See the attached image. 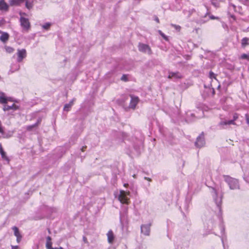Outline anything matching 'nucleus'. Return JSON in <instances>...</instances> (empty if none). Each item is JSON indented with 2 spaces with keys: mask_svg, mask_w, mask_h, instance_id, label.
Here are the masks:
<instances>
[{
  "mask_svg": "<svg viewBox=\"0 0 249 249\" xmlns=\"http://www.w3.org/2000/svg\"><path fill=\"white\" fill-rule=\"evenodd\" d=\"M224 180L228 183L231 190L239 189V184L238 180L229 176H224Z\"/></svg>",
  "mask_w": 249,
  "mask_h": 249,
  "instance_id": "nucleus-1",
  "label": "nucleus"
},
{
  "mask_svg": "<svg viewBox=\"0 0 249 249\" xmlns=\"http://www.w3.org/2000/svg\"><path fill=\"white\" fill-rule=\"evenodd\" d=\"M129 192L121 190L119 194L117 196V197L121 203L128 204L129 201ZM116 197H117V196H116Z\"/></svg>",
  "mask_w": 249,
  "mask_h": 249,
  "instance_id": "nucleus-2",
  "label": "nucleus"
},
{
  "mask_svg": "<svg viewBox=\"0 0 249 249\" xmlns=\"http://www.w3.org/2000/svg\"><path fill=\"white\" fill-rule=\"evenodd\" d=\"M19 22L22 30L24 31L28 32L31 28V24L29 19L24 17H20Z\"/></svg>",
  "mask_w": 249,
  "mask_h": 249,
  "instance_id": "nucleus-3",
  "label": "nucleus"
},
{
  "mask_svg": "<svg viewBox=\"0 0 249 249\" xmlns=\"http://www.w3.org/2000/svg\"><path fill=\"white\" fill-rule=\"evenodd\" d=\"M213 191L214 195V196H213V199L214 200L215 203L216 204V206L219 211V212L221 213V206L222 204V196H217V192L214 188H213Z\"/></svg>",
  "mask_w": 249,
  "mask_h": 249,
  "instance_id": "nucleus-4",
  "label": "nucleus"
},
{
  "mask_svg": "<svg viewBox=\"0 0 249 249\" xmlns=\"http://www.w3.org/2000/svg\"><path fill=\"white\" fill-rule=\"evenodd\" d=\"M139 50L144 53H147L151 54L152 53V50L148 45L140 43L138 45Z\"/></svg>",
  "mask_w": 249,
  "mask_h": 249,
  "instance_id": "nucleus-5",
  "label": "nucleus"
},
{
  "mask_svg": "<svg viewBox=\"0 0 249 249\" xmlns=\"http://www.w3.org/2000/svg\"><path fill=\"white\" fill-rule=\"evenodd\" d=\"M18 58L17 61L20 62L22 61L23 59L26 56V51L25 49H22L21 50L18 49L17 52Z\"/></svg>",
  "mask_w": 249,
  "mask_h": 249,
  "instance_id": "nucleus-6",
  "label": "nucleus"
},
{
  "mask_svg": "<svg viewBox=\"0 0 249 249\" xmlns=\"http://www.w3.org/2000/svg\"><path fill=\"white\" fill-rule=\"evenodd\" d=\"M151 224H143L141 226V232L148 236L150 234Z\"/></svg>",
  "mask_w": 249,
  "mask_h": 249,
  "instance_id": "nucleus-7",
  "label": "nucleus"
},
{
  "mask_svg": "<svg viewBox=\"0 0 249 249\" xmlns=\"http://www.w3.org/2000/svg\"><path fill=\"white\" fill-rule=\"evenodd\" d=\"M205 143L204 136L203 134H201L197 138L195 145L196 147L200 148L203 146Z\"/></svg>",
  "mask_w": 249,
  "mask_h": 249,
  "instance_id": "nucleus-8",
  "label": "nucleus"
},
{
  "mask_svg": "<svg viewBox=\"0 0 249 249\" xmlns=\"http://www.w3.org/2000/svg\"><path fill=\"white\" fill-rule=\"evenodd\" d=\"M9 6L4 0H0V12H7L9 10Z\"/></svg>",
  "mask_w": 249,
  "mask_h": 249,
  "instance_id": "nucleus-9",
  "label": "nucleus"
},
{
  "mask_svg": "<svg viewBox=\"0 0 249 249\" xmlns=\"http://www.w3.org/2000/svg\"><path fill=\"white\" fill-rule=\"evenodd\" d=\"M131 101L129 104V107L132 108H135L137 104L139 102V98L138 97L131 96Z\"/></svg>",
  "mask_w": 249,
  "mask_h": 249,
  "instance_id": "nucleus-10",
  "label": "nucleus"
},
{
  "mask_svg": "<svg viewBox=\"0 0 249 249\" xmlns=\"http://www.w3.org/2000/svg\"><path fill=\"white\" fill-rule=\"evenodd\" d=\"M19 108L18 106L13 104L11 106L4 105L3 107V110L4 111H8L10 110H13L14 111L18 109Z\"/></svg>",
  "mask_w": 249,
  "mask_h": 249,
  "instance_id": "nucleus-11",
  "label": "nucleus"
},
{
  "mask_svg": "<svg viewBox=\"0 0 249 249\" xmlns=\"http://www.w3.org/2000/svg\"><path fill=\"white\" fill-rule=\"evenodd\" d=\"M0 154L3 160L6 161L7 162H9L10 160L8 156H7L6 152L3 149L1 143H0Z\"/></svg>",
  "mask_w": 249,
  "mask_h": 249,
  "instance_id": "nucleus-12",
  "label": "nucleus"
},
{
  "mask_svg": "<svg viewBox=\"0 0 249 249\" xmlns=\"http://www.w3.org/2000/svg\"><path fill=\"white\" fill-rule=\"evenodd\" d=\"M108 242L112 244L114 242L115 236L112 230H109L107 234Z\"/></svg>",
  "mask_w": 249,
  "mask_h": 249,
  "instance_id": "nucleus-13",
  "label": "nucleus"
},
{
  "mask_svg": "<svg viewBox=\"0 0 249 249\" xmlns=\"http://www.w3.org/2000/svg\"><path fill=\"white\" fill-rule=\"evenodd\" d=\"M182 75L178 72H170L169 73V75L168 76V78H182Z\"/></svg>",
  "mask_w": 249,
  "mask_h": 249,
  "instance_id": "nucleus-14",
  "label": "nucleus"
},
{
  "mask_svg": "<svg viewBox=\"0 0 249 249\" xmlns=\"http://www.w3.org/2000/svg\"><path fill=\"white\" fill-rule=\"evenodd\" d=\"M25 1V0H10L9 2L11 6H18Z\"/></svg>",
  "mask_w": 249,
  "mask_h": 249,
  "instance_id": "nucleus-15",
  "label": "nucleus"
},
{
  "mask_svg": "<svg viewBox=\"0 0 249 249\" xmlns=\"http://www.w3.org/2000/svg\"><path fill=\"white\" fill-rule=\"evenodd\" d=\"M228 124H235V123H233V121H222L219 124V125L222 128H225L224 125Z\"/></svg>",
  "mask_w": 249,
  "mask_h": 249,
  "instance_id": "nucleus-16",
  "label": "nucleus"
},
{
  "mask_svg": "<svg viewBox=\"0 0 249 249\" xmlns=\"http://www.w3.org/2000/svg\"><path fill=\"white\" fill-rule=\"evenodd\" d=\"M0 36V40L3 42H6L9 39V36L7 33H2Z\"/></svg>",
  "mask_w": 249,
  "mask_h": 249,
  "instance_id": "nucleus-17",
  "label": "nucleus"
},
{
  "mask_svg": "<svg viewBox=\"0 0 249 249\" xmlns=\"http://www.w3.org/2000/svg\"><path fill=\"white\" fill-rule=\"evenodd\" d=\"M41 122V119H38L37 122L34 124L27 126V129L28 130H31L33 128L37 126Z\"/></svg>",
  "mask_w": 249,
  "mask_h": 249,
  "instance_id": "nucleus-18",
  "label": "nucleus"
},
{
  "mask_svg": "<svg viewBox=\"0 0 249 249\" xmlns=\"http://www.w3.org/2000/svg\"><path fill=\"white\" fill-rule=\"evenodd\" d=\"M46 240V247L47 249H49L52 247V242L51 241L52 238L50 236H47Z\"/></svg>",
  "mask_w": 249,
  "mask_h": 249,
  "instance_id": "nucleus-19",
  "label": "nucleus"
},
{
  "mask_svg": "<svg viewBox=\"0 0 249 249\" xmlns=\"http://www.w3.org/2000/svg\"><path fill=\"white\" fill-rule=\"evenodd\" d=\"M25 7L29 10L32 9L33 7V1L25 0Z\"/></svg>",
  "mask_w": 249,
  "mask_h": 249,
  "instance_id": "nucleus-20",
  "label": "nucleus"
},
{
  "mask_svg": "<svg viewBox=\"0 0 249 249\" xmlns=\"http://www.w3.org/2000/svg\"><path fill=\"white\" fill-rule=\"evenodd\" d=\"M204 87L205 88L207 92H208V95H211L213 96L214 94V89L213 88L209 87L207 88L206 87L205 85L204 86Z\"/></svg>",
  "mask_w": 249,
  "mask_h": 249,
  "instance_id": "nucleus-21",
  "label": "nucleus"
},
{
  "mask_svg": "<svg viewBox=\"0 0 249 249\" xmlns=\"http://www.w3.org/2000/svg\"><path fill=\"white\" fill-rule=\"evenodd\" d=\"M249 41V38L248 37H244L241 40V45L243 47H245L246 46L249 44L248 41Z\"/></svg>",
  "mask_w": 249,
  "mask_h": 249,
  "instance_id": "nucleus-22",
  "label": "nucleus"
},
{
  "mask_svg": "<svg viewBox=\"0 0 249 249\" xmlns=\"http://www.w3.org/2000/svg\"><path fill=\"white\" fill-rule=\"evenodd\" d=\"M8 100L9 98H7L5 97L0 96V103L4 104V105H6Z\"/></svg>",
  "mask_w": 249,
  "mask_h": 249,
  "instance_id": "nucleus-23",
  "label": "nucleus"
},
{
  "mask_svg": "<svg viewBox=\"0 0 249 249\" xmlns=\"http://www.w3.org/2000/svg\"><path fill=\"white\" fill-rule=\"evenodd\" d=\"M12 229L14 231L15 236H16L17 237V236H18L19 235H21L20 233H19L18 229L17 227H16V226L13 227L12 228Z\"/></svg>",
  "mask_w": 249,
  "mask_h": 249,
  "instance_id": "nucleus-24",
  "label": "nucleus"
},
{
  "mask_svg": "<svg viewBox=\"0 0 249 249\" xmlns=\"http://www.w3.org/2000/svg\"><path fill=\"white\" fill-rule=\"evenodd\" d=\"M209 77L212 80H213V79L216 80V75L212 71H210Z\"/></svg>",
  "mask_w": 249,
  "mask_h": 249,
  "instance_id": "nucleus-25",
  "label": "nucleus"
},
{
  "mask_svg": "<svg viewBox=\"0 0 249 249\" xmlns=\"http://www.w3.org/2000/svg\"><path fill=\"white\" fill-rule=\"evenodd\" d=\"M158 33L166 41H168V37L166 36L164 33H163L161 31L158 30Z\"/></svg>",
  "mask_w": 249,
  "mask_h": 249,
  "instance_id": "nucleus-26",
  "label": "nucleus"
},
{
  "mask_svg": "<svg viewBox=\"0 0 249 249\" xmlns=\"http://www.w3.org/2000/svg\"><path fill=\"white\" fill-rule=\"evenodd\" d=\"M71 107V106L70 104H66V105H65L63 109L64 111H68L70 110Z\"/></svg>",
  "mask_w": 249,
  "mask_h": 249,
  "instance_id": "nucleus-27",
  "label": "nucleus"
},
{
  "mask_svg": "<svg viewBox=\"0 0 249 249\" xmlns=\"http://www.w3.org/2000/svg\"><path fill=\"white\" fill-rule=\"evenodd\" d=\"M241 58L243 59H247V60L249 61V54H246L243 53L241 55Z\"/></svg>",
  "mask_w": 249,
  "mask_h": 249,
  "instance_id": "nucleus-28",
  "label": "nucleus"
},
{
  "mask_svg": "<svg viewBox=\"0 0 249 249\" xmlns=\"http://www.w3.org/2000/svg\"><path fill=\"white\" fill-rule=\"evenodd\" d=\"M219 229L220 230L222 235H224V232H225V228H224L223 225L222 223H221L219 225Z\"/></svg>",
  "mask_w": 249,
  "mask_h": 249,
  "instance_id": "nucleus-29",
  "label": "nucleus"
},
{
  "mask_svg": "<svg viewBox=\"0 0 249 249\" xmlns=\"http://www.w3.org/2000/svg\"><path fill=\"white\" fill-rule=\"evenodd\" d=\"M51 26V23L49 22L46 23L42 26V28L45 30H48Z\"/></svg>",
  "mask_w": 249,
  "mask_h": 249,
  "instance_id": "nucleus-30",
  "label": "nucleus"
},
{
  "mask_svg": "<svg viewBox=\"0 0 249 249\" xmlns=\"http://www.w3.org/2000/svg\"><path fill=\"white\" fill-rule=\"evenodd\" d=\"M19 68V66L18 65H16V68L14 69L13 67L11 68L10 71H12V72H14L15 71L18 70Z\"/></svg>",
  "mask_w": 249,
  "mask_h": 249,
  "instance_id": "nucleus-31",
  "label": "nucleus"
},
{
  "mask_svg": "<svg viewBox=\"0 0 249 249\" xmlns=\"http://www.w3.org/2000/svg\"><path fill=\"white\" fill-rule=\"evenodd\" d=\"M121 79L124 81H127L128 80L127 75L125 74H123L121 77Z\"/></svg>",
  "mask_w": 249,
  "mask_h": 249,
  "instance_id": "nucleus-32",
  "label": "nucleus"
},
{
  "mask_svg": "<svg viewBox=\"0 0 249 249\" xmlns=\"http://www.w3.org/2000/svg\"><path fill=\"white\" fill-rule=\"evenodd\" d=\"M238 118V114L237 113H235L234 115H233V119L231 120V121H233V123H234V121H236Z\"/></svg>",
  "mask_w": 249,
  "mask_h": 249,
  "instance_id": "nucleus-33",
  "label": "nucleus"
},
{
  "mask_svg": "<svg viewBox=\"0 0 249 249\" xmlns=\"http://www.w3.org/2000/svg\"><path fill=\"white\" fill-rule=\"evenodd\" d=\"M171 26L178 31H179L180 29V26L179 25H177L175 24H171Z\"/></svg>",
  "mask_w": 249,
  "mask_h": 249,
  "instance_id": "nucleus-34",
  "label": "nucleus"
},
{
  "mask_svg": "<svg viewBox=\"0 0 249 249\" xmlns=\"http://www.w3.org/2000/svg\"><path fill=\"white\" fill-rule=\"evenodd\" d=\"M120 222L122 224V229L123 230L124 229V224L123 223V217L122 216H120Z\"/></svg>",
  "mask_w": 249,
  "mask_h": 249,
  "instance_id": "nucleus-35",
  "label": "nucleus"
},
{
  "mask_svg": "<svg viewBox=\"0 0 249 249\" xmlns=\"http://www.w3.org/2000/svg\"><path fill=\"white\" fill-rule=\"evenodd\" d=\"M212 4L215 7H218V3L217 2L214 1L213 0H212Z\"/></svg>",
  "mask_w": 249,
  "mask_h": 249,
  "instance_id": "nucleus-36",
  "label": "nucleus"
},
{
  "mask_svg": "<svg viewBox=\"0 0 249 249\" xmlns=\"http://www.w3.org/2000/svg\"><path fill=\"white\" fill-rule=\"evenodd\" d=\"M21 238H22L21 235H19L18 236H17V242L18 243H19L20 241L21 240Z\"/></svg>",
  "mask_w": 249,
  "mask_h": 249,
  "instance_id": "nucleus-37",
  "label": "nucleus"
},
{
  "mask_svg": "<svg viewBox=\"0 0 249 249\" xmlns=\"http://www.w3.org/2000/svg\"><path fill=\"white\" fill-rule=\"evenodd\" d=\"M6 50L9 53H11V52H13L14 49L11 48V47H8L7 49H6Z\"/></svg>",
  "mask_w": 249,
  "mask_h": 249,
  "instance_id": "nucleus-38",
  "label": "nucleus"
},
{
  "mask_svg": "<svg viewBox=\"0 0 249 249\" xmlns=\"http://www.w3.org/2000/svg\"><path fill=\"white\" fill-rule=\"evenodd\" d=\"M245 117L246 119L247 123L249 124V115L248 114H246L245 115Z\"/></svg>",
  "mask_w": 249,
  "mask_h": 249,
  "instance_id": "nucleus-39",
  "label": "nucleus"
},
{
  "mask_svg": "<svg viewBox=\"0 0 249 249\" xmlns=\"http://www.w3.org/2000/svg\"><path fill=\"white\" fill-rule=\"evenodd\" d=\"M19 14L20 16V17H23V16H27L26 13H25L24 12H19Z\"/></svg>",
  "mask_w": 249,
  "mask_h": 249,
  "instance_id": "nucleus-40",
  "label": "nucleus"
},
{
  "mask_svg": "<svg viewBox=\"0 0 249 249\" xmlns=\"http://www.w3.org/2000/svg\"><path fill=\"white\" fill-rule=\"evenodd\" d=\"M75 101V99H72L69 103H68L69 104H70L71 105V106L72 107V106L73 105V102L74 101Z\"/></svg>",
  "mask_w": 249,
  "mask_h": 249,
  "instance_id": "nucleus-41",
  "label": "nucleus"
},
{
  "mask_svg": "<svg viewBox=\"0 0 249 249\" xmlns=\"http://www.w3.org/2000/svg\"><path fill=\"white\" fill-rule=\"evenodd\" d=\"M19 248L18 246H12V249H18Z\"/></svg>",
  "mask_w": 249,
  "mask_h": 249,
  "instance_id": "nucleus-42",
  "label": "nucleus"
},
{
  "mask_svg": "<svg viewBox=\"0 0 249 249\" xmlns=\"http://www.w3.org/2000/svg\"><path fill=\"white\" fill-rule=\"evenodd\" d=\"M216 18V17H215L213 16H210V18H209L212 19H216V18Z\"/></svg>",
  "mask_w": 249,
  "mask_h": 249,
  "instance_id": "nucleus-43",
  "label": "nucleus"
},
{
  "mask_svg": "<svg viewBox=\"0 0 249 249\" xmlns=\"http://www.w3.org/2000/svg\"><path fill=\"white\" fill-rule=\"evenodd\" d=\"M154 19L157 22L159 23V19L157 17H155Z\"/></svg>",
  "mask_w": 249,
  "mask_h": 249,
  "instance_id": "nucleus-44",
  "label": "nucleus"
},
{
  "mask_svg": "<svg viewBox=\"0 0 249 249\" xmlns=\"http://www.w3.org/2000/svg\"><path fill=\"white\" fill-rule=\"evenodd\" d=\"M83 241L85 243H87V239L86 238V237L84 236L83 238Z\"/></svg>",
  "mask_w": 249,
  "mask_h": 249,
  "instance_id": "nucleus-45",
  "label": "nucleus"
},
{
  "mask_svg": "<svg viewBox=\"0 0 249 249\" xmlns=\"http://www.w3.org/2000/svg\"><path fill=\"white\" fill-rule=\"evenodd\" d=\"M7 98H9V100L8 101H11V102H14L15 101L13 100L10 97H6Z\"/></svg>",
  "mask_w": 249,
  "mask_h": 249,
  "instance_id": "nucleus-46",
  "label": "nucleus"
},
{
  "mask_svg": "<svg viewBox=\"0 0 249 249\" xmlns=\"http://www.w3.org/2000/svg\"><path fill=\"white\" fill-rule=\"evenodd\" d=\"M144 178L145 179H146V180H148V181H150V180H151V179H150V178H147V177H144Z\"/></svg>",
  "mask_w": 249,
  "mask_h": 249,
  "instance_id": "nucleus-47",
  "label": "nucleus"
},
{
  "mask_svg": "<svg viewBox=\"0 0 249 249\" xmlns=\"http://www.w3.org/2000/svg\"><path fill=\"white\" fill-rule=\"evenodd\" d=\"M230 6H232L234 8L235 7V6H234V5L232 4H230Z\"/></svg>",
  "mask_w": 249,
  "mask_h": 249,
  "instance_id": "nucleus-48",
  "label": "nucleus"
},
{
  "mask_svg": "<svg viewBox=\"0 0 249 249\" xmlns=\"http://www.w3.org/2000/svg\"><path fill=\"white\" fill-rule=\"evenodd\" d=\"M199 112H200L202 114H203V111H202V110H201V109H199Z\"/></svg>",
  "mask_w": 249,
  "mask_h": 249,
  "instance_id": "nucleus-49",
  "label": "nucleus"
},
{
  "mask_svg": "<svg viewBox=\"0 0 249 249\" xmlns=\"http://www.w3.org/2000/svg\"><path fill=\"white\" fill-rule=\"evenodd\" d=\"M128 185V184L127 183H124V187H127Z\"/></svg>",
  "mask_w": 249,
  "mask_h": 249,
  "instance_id": "nucleus-50",
  "label": "nucleus"
},
{
  "mask_svg": "<svg viewBox=\"0 0 249 249\" xmlns=\"http://www.w3.org/2000/svg\"><path fill=\"white\" fill-rule=\"evenodd\" d=\"M202 116V115H197V116H196V117H197V118H201Z\"/></svg>",
  "mask_w": 249,
  "mask_h": 249,
  "instance_id": "nucleus-51",
  "label": "nucleus"
},
{
  "mask_svg": "<svg viewBox=\"0 0 249 249\" xmlns=\"http://www.w3.org/2000/svg\"><path fill=\"white\" fill-rule=\"evenodd\" d=\"M56 249H63L62 247L56 248Z\"/></svg>",
  "mask_w": 249,
  "mask_h": 249,
  "instance_id": "nucleus-52",
  "label": "nucleus"
},
{
  "mask_svg": "<svg viewBox=\"0 0 249 249\" xmlns=\"http://www.w3.org/2000/svg\"><path fill=\"white\" fill-rule=\"evenodd\" d=\"M49 249H56V248H53V247H52V248H51Z\"/></svg>",
  "mask_w": 249,
  "mask_h": 249,
  "instance_id": "nucleus-53",
  "label": "nucleus"
},
{
  "mask_svg": "<svg viewBox=\"0 0 249 249\" xmlns=\"http://www.w3.org/2000/svg\"><path fill=\"white\" fill-rule=\"evenodd\" d=\"M208 14V12H207L206 14H205V18H206V15Z\"/></svg>",
  "mask_w": 249,
  "mask_h": 249,
  "instance_id": "nucleus-54",
  "label": "nucleus"
},
{
  "mask_svg": "<svg viewBox=\"0 0 249 249\" xmlns=\"http://www.w3.org/2000/svg\"><path fill=\"white\" fill-rule=\"evenodd\" d=\"M48 232H49L50 233L51 232V231H50V229H48Z\"/></svg>",
  "mask_w": 249,
  "mask_h": 249,
  "instance_id": "nucleus-55",
  "label": "nucleus"
},
{
  "mask_svg": "<svg viewBox=\"0 0 249 249\" xmlns=\"http://www.w3.org/2000/svg\"><path fill=\"white\" fill-rule=\"evenodd\" d=\"M191 116H194V115H195V114H193V113H191Z\"/></svg>",
  "mask_w": 249,
  "mask_h": 249,
  "instance_id": "nucleus-56",
  "label": "nucleus"
},
{
  "mask_svg": "<svg viewBox=\"0 0 249 249\" xmlns=\"http://www.w3.org/2000/svg\"><path fill=\"white\" fill-rule=\"evenodd\" d=\"M133 177L135 178H136V175L134 174V175L133 176Z\"/></svg>",
  "mask_w": 249,
  "mask_h": 249,
  "instance_id": "nucleus-57",
  "label": "nucleus"
},
{
  "mask_svg": "<svg viewBox=\"0 0 249 249\" xmlns=\"http://www.w3.org/2000/svg\"><path fill=\"white\" fill-rule=\"evenodd\" d=\"M221 240H222V242L223 243V237H221Z\"/></svg>",
  "mask_w": 249,
  "mask_h": 249,
  "instance_id": "nucleus-58",
  "label": "nucleus"
},
{
  "mask_svg": "<svg viewBox=\"0 0 249 249\" xmlns=\"http://www.w3.org/2000/svg\"><path fill=\"white\" fill-rule=\"evenodd\" d=\"M248 31H249V27L247 29Z\"/></svg>",
  "mask_w": 249,
  "mask_h": 249,
  "instance_id": "nucleus-59",
  "label": "nucleus"
},
{
  "mask_svg": "<svg viewBox=\"0 0 249 249\" xmlns=\"http://www.w3.org/2000/svg\"><path fill=\"white\" fill-rule=\"evenodd\" d=\"M231 17H232V18H234V16H231Z\"/></svg>",
  "mask_w": 249,
  "mask_h": 249,
  "instance_id": "nucleus-60",
  "label": "nucleus"
},
{
  "mask_svg": "<svg viewBox=\"0 0 249 249\" xmlns=\"http://www.w3.org/2000/svg\"><path fill=\"white\" fill-rule=\"evenodd\" d=\"M2 32L0 30V34L2 33Z\"/></svg>",
  "mask_w": 249,
  "mask_h": 249,
  "instance_id": "nucleus-61",
  "label": "nucleus"
},
{
  "mask_svg": "<svg viewBox=\"0 0 249 249\" xmlns=\"http://www.w3.org/2000/svg\"><path fill=\"white\" fill-rule=\"evenodd\" d=\"M83 149H84V147H83V148H82V151H83V150H83Z\"/></svg>",
  "mask_w": 249,
  "mask_h": 249,
  "instance_id": "nucleus-62",
  "label": "nucleus"
}]
</instances>
